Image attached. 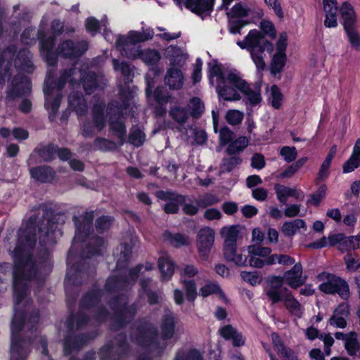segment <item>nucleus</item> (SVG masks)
<instances>
[{"instance_id":"58","label":"nucleus","mask_w":360,"mask_h":360,"mask_svg":"<svg viewBox=\"0 0 360 360\" xmlns=\"http://www.w3.org/2000/svg\"><path fill=\"white\" fill-rule=\"evenodd\" d=\"M112 223V218L110 217H101L97 219L96 222V229L97 232L103 233L108 230Z\"/></svg>"},{"instance_id":"25","label":"nucleus","mask_w":360,"mask_h":360,"mask_svg":"<svg viewBox=\"0 0 360 360\" xmlns=\"http://www.w3.org/2000/svg\"><path fill=\"white\" fill-rule=\"evenodd\" d=\"M220 335L226 340H231L234 347H240L245 344V339L231 325H226L219 330Z\"/></svg>"},{"instance_id":"35","label":"nucleus","mask_w":360,"mask_h":360,"mask_svg":"<svg viewBox=\"0 0 360 360\" xmlns=\"http://www.w3.org/2000/svg\"><path fill=\"white\" fill-rule=\"evenodd\" d=\"M158 266L162 274V277L165 280L169 279L174 271V264L167 255H163L160 257Z\"/></svg>"},{"instance_id":"43","label":"nucleus","mask_w":360,"mask_h":360,"mask_svg":"<svg viewBox=\"0 0 360 360\" xmlns=\"http://www.w3.org/2000/svg\"><path fill=\"white\" fill-rule=\"evenodd\" d=\"M105 242L102 238L91 236L89 238V245L87 248L88 253L86 257L98 255L101 252L102 248L104 247Z\"/></svg>"},{"instance_id":"9","label":"nucleus","mask_w":360,"mask_h":360,"mask_svg":"<svg viewBox=\"0 0 360 360\" xmlns=\"http://www.w3.org/2000/svg\"><path fill=\"white\" fill-rule=\"evenodd\" d=\"M22 326V316L20 313L15 312L11 324L12 341L10 360H25L27 356V352L24 347L26 343L18 337V333Z\"/></svg>"},{"instance_id":"37","label":"nucleus","mask_w":360,"mask_h":360,"mask_svg":"<svg viewBox=\"0 0 360 360\" xmlns=\"http://www.w3.org/2000/svg\"><path fill=\"white\" fill-rule=\"evenodd\" d=\"M110 128L113 131L114 134L120 139V144H123L124 142L126 129L120 115L117 117H110Z\"/></svg>"},{"instance_id":"1","label":"nucleus","mask_w":360,"mask_h":360,"mask_svg":"<svg viewBox=\"0 0 360 360\" xmlns=\"http://www.w3.org/2000/svg\"><path fill=\"white\" fill-rule=\"evenodd\" d=\"M34 224L30 219L25 229H20L17 246L13 251V289L17 304L27 295L26 281L37 275V268L30 254V249L35 243V233L32 232Z\"/></svg>"},{"instance_id":"26","label":"nucleus","mask_w":360,"mask_h":360,"mask_svg":"<svg viewBox=\"0 0 360 360\" xmlns=\"http://www.w3.org/2000/svg\"><path fill=\"white\" fill-rule=\"evenodd\" d=\"M323 9L326 12V19L324 25L326 27H335L338 25L337 22V6L336 0H323Z\"/></svg>"},{"instance_id":"41","label":"nucleus","mask_w":360,"mask_h":360,"mask_svg":"<svg viewBox=\"0 0 360 360\" xmlns=\"http://www.w3.org/2000/svg\"><path fill=\"white\" fill-rule=\"evenodd\" d=\"M360 165V152L353 147L352 155L343 164V173H350Z\"/></svg>"},{"instance_id":"49","label":"nucleus","mask_w":360,"mask_h":360,"mask_svg":"<svg viewBox=\"0 0 360 360\" xmlns=\"http://www.w3.org/2000/svg\"><path fill=\"white\" fill-rule=\"evenodd\" d=\"M240 276L243 281L250 284L252 286L259 285L262 281V275L258 271L249 272L243 271Z\"/></svg>"},{"instance_id":"10","label":"nucleus","mask_w":360,"mask_h":360,"mask_svg":"<svg viewBox=\"0 0 360 360\" xmlns=\"http://www.w3.org/2000/svg\"><path fill=\"white\" fill-rule=\"evenodd\" d=\"M253 13V10L248 6L242 4H236L228 12L229 30L231 34H240L241 29L250 22L243 20Z\"/></svg>"},{"instance_id":"19","label":"nucleus","mask_w":360,"mask_h":360,"mask_svg":"<svg viewBox=\"0 0 360 360\" xmlns=\"http://www.w3.org/2000/svg\"><path fill=\"white\" fill-rule=\"evenodd\" d=\"M350 313L349 306L347 303L340 304L333 311L328 323L334 327L345 328L347 325V319Z\"/></svg>"},{"instance_id":"11","label":"nucleus","mask_w":360,"mask_h":360,"mask_svg":"<svg viewBox=\"0 0 360 360\" xmlns=\"http://www.w3.org/2000/svg\"><path fill=\"white\" fill-rule=\"evenodd\" d=\"M162 340L161 342L158 341V331L156 329L150 330L146 337L150 342L149 345L153 349H160L162 350L166 347L165 340L169 339L173 336L174 331V317L171 314H166L162 320L161 325Z\"/></svg>"},{"instance_id":"18","label":"nucleus","mask_w":360,"mask_h":360,"mask_svg":"<svg viewBox=\"0 0 360 360\" xmlns=\"http://www.w3.org/2000/svg\"><path fill=\"white\" fill-rule=\"evenodd\" d=\"M231 74L236 73L234 72H228L224 82L219 83L217 86V91L219 96L225 101H238L241 98L239 94L240 90L236 87V84L233 82H231L228 79Z\"/></svg>"},{"instance_id":"39","label":"nucleus","mask_w":360,"mask_h":360,"mask_svg":"<svg viewBox=\"0 0 360 360\" xmlns=\"http://www.w3.org/2000/svg\"><path fill=\"white\" fill-rule=\"evenodd\" d=\"M212 294H217L221 299L225 300L224 293L217 283L208 281L200 289V295L203 297Z\"/></svg>"},{"instance_id":"47","label":"nucleus","mask_w":360,"mask_h":360,"mask_svg":"<svg viewBox=\"0 0 360 360\" xmlns=\"http://www.w3.org/2000/svg\"><path fill=\"white\" fill-rule=\"evenodd\" d=\"M113 68L115 71H120L122 76L124 77L125 83L129 82L131 80V69L129 65L127 63L119 61L114 58L112 60Z\"/></svg>"},{"instance_id":"28","label":"nucleus","mask_w":360,"mask_h":360,"mask_svg":"<svg viewBox=\"0 0 360 360\" xmlns=\"http://www.w3.org/2000/svg\"><path fill=\"white\" fill-rule=\"evenodd\" d=\"M224 255L228 262H231L238 266H244L247 263V257L238 252L236 245L224 248Z\"/></svg>"},{"instance_id":"31","label":"nucleus","mask_w":360,"mask_h":360,"mask_svg":"<svg viewBox=\"0 0 360 360\" xmlns=\"http://www.w3.org/2000/svg\"><path fill=\"white\" fill-rule=\"evenodd\" d=\"M69 107L78 115H82L87 111V106L82 94L74 93L68 97Z\"/></svg>"},{"instance_id":"45","label":"nucleus","mask_w":360,"mask_h":360,"mask_svg":"<svg viewBox=\"0 0 360 360\" xmlns=\"http://www.w3.org/2000/svg\"><path fill=\"white\" fill-rule=\"evenodd\" d=\"M248 144V139L245 136H240L234 141L231 142L226 151L229 154H236L243 151Z\"/></svg>"},{"instance_id":"53","label":"nucleus","mask_w":360,"mask_h":360,"mask_svg":"<svg viewBox=\"0 0 360 360\" xmlns=\"http://www.w3.org/2000/svg\"><path fill=\"white\" fill-rule=\"evenodd\" d=\"M244 114L238 110H229L227 111L225 119L231 125L239 124L243 120Z\"/></svg>"},{"instance_id":"40","label":"nucleus","mask_w":360,"mask_h":360,"mask_svg":"<svg viewBox=\"0 0 360 360\" xmlns=\"http://www.w3.org/2000/svg\"><path fill=\"white\" fill-rule=\"evenodd\" d=\"M278 264L284 266H289L296 264L294 258L285 254H273L268 257L267 265Z\"/></svg>"},{"instance_id":"5","label":"nucleus","mask_w":360,"mask_h":360,"mask_svg":"<svg viewBox=\"0 0 360 360\" xmlns=\"http://www.w3.org/2000/svg\"><path fill=\"white\" fill-rule=\"evenodd\" d=\"M154 32L150 29L142 32L130 31L126 36H119L116 39V48L121 54L128 58H137L140 53V46L136 44L153 38Z\"/></svg>"},{"instance_id":"46","label":"nucleus","mask_w":360,"mask_h":360,"mask_svg":"<svg viewBox=\"0 0 360 360\" xmlns=\"http://www.w3.org/2000/svg\"><path fill=\"white\" fill-rule=\"evenodd\" d=\"M285 54L276 53L273 56L271 63L270 68L271 73L276 75L277 73L280 72L285 65Z\"/></svg>"},{"instance_id":"8","label":"nucleus","mask_w":360,"mask_h":360,"mask_svg":"<svg viewBox=\"0 0 360 360\" xmlns=\"http://www.w3.org/2000/svg\"><path fill=\"white\" fill-rule=\"evenodd\" d=\"M302 266L301 263L297 262L293 265L291 269L286 271L283 276H271L269 277L267 279V288L274 285L278 288H281L283 284L285 283L290 288L296 289L302 285L305 282V278L302 276Z\"/></svg>"},{"instance_id":"56","label":"nucleus","mask_w":360,"mask_h":360,"mask_svg":"<svg viewBox=\"0 0 360 360\" xmlns=\"http://www.w3.org/2000/svg\"><path fill=\"white\" fill-rule=\"evenodd\" d=\"M186 290V297L190 301H193L197 296V289L195 283L192 281H183Z\"/></svg>"},{"instance_id":"27","label":"nucleus","mask_w":360,"mask_h":360,"mask_svg":"<svg viewBox=\"0 0 360 360\" xmlns=\"http://www.w3.org/2000/svg\"><path fill=\"white\" fill-rule=\"evenodd\" d=\"M30 172L33 179L41 182H50L55 177L54 171L48 166L31 168Z\"/></svg>"},{"instance_id":"36","label":"nucleus","mask_w":360,"mask_h":360,"mask_svg":"<svg viewBox=\"0 0 360 360\" xmlns=\"http://www.w3.org/2000/svg\"><path fill=\"white\" fill-rule=\"evenodd\" d=\"M167 53L169 54L170 57L171 68H176V67L183 66L187 59V54L184 53L181 49L176 47L169 48Z\"/></svg>"},{"instance_id":"51","label":"nucleus","mask_w":360,"mask_h":360,"mask_svg":"<svg viewBox=\"0 0 360 360\" xmlns=\"http://www.w3.org/2000/svg\"><path fill=\"white\" fill-rule=\"evenodd\" d=\"M347 269L354 272L360 267V257L354 254H347L344 257Z\"/></svg>"},{"instance_id":"50","label":"nucleus","mask_w":360,"mask_h":360,"mask_svg":"<svg viewBox=\"0 0 360 360\" xmlns=\"http://www.w3.org/2000/svg\"><path fill=\"white\" fill-rule=\"evenodd\" d=\"M188 108L191 110V115L195 118L200 117L205 110L203 103L197 97L193 98L190 101Z\"/></svg>"},{"instance_id":"3","label":"nucleus","mask_w":360,"mask_h":360,"mask_svg":"<svg viewBox=\"0 0 360 360\" xmlns=\"http://www.w3.org/2000/svg\"><path fill=\"white\" fill-rule=\"evenodd\" d=\"M82 79L83 86L86 94H90L98 86V78L94 72H87L84 75L79 71L77 72L74 68L70 69L68 72L65 71L59 79L58 83H51L50 77H47L44 86V92L46 98L45 107L51 111L54 115L58 111L60 101L61 95L60 91L63 88L66 82H69L71 84H74L79 79Z\"/></svg>"},{"instance_id":"16","label":"nucleus","mask_w":360,"mask_h":360,"mask_svg":"<svg viewBox=\"0 0 360 360\" xmlns=\"http://www.w3.org/2000/svg\"><path fill=\"white\" fill-rule=\"evenodd\" d=\"M158 198L166 201L164 210L167 214H174L179 211V205L185 201V197L172 191H159L156 193Z\"/></svg>"},{"instance_id":"24","label":"nucleus","mask_w":360,"mask_h":360,"mask_svg":"<svg viewBox=\"0 0 360 360\" xmlns=\"http://www.w3.org/2000/svg\"><path fill=\"white\" fill-rule=\"evenodd\" d=\"M165 82L169 89L178 90L183 86L184 77L179 68H170L167 71Z\"/></svg>"},{"instance_id":"61","label":"nucleus","mask_w":360,"mask_h":360,"mask_svg":"<svg viewBox=\"0 0 360 360\" xmlns=\"http://www.w3.org/2000/svg\"><path fill=\"white\" fill-rule=\"evenodd\" d=\"M352 46L356 50H360V34L356 31V27L345 31Z\"/></svg>"},{"instance_id":"33","label":"nucleus","mask_w":360,"mask_h":360,"mask_svg":"<svg viewBox=\"0 0 360 360\" xmlns=\"http://www.w3.org/2000/svg\"><path fill=\"white\" fill-rule=\"evenodd\" d=\"M345 348L349 356H360V343L356 332L349 333L348 338L345 342Z\"/></svg>"},{"instance_id":"55","label":"nucleus","mask_w":360,"mask_h":360,"mask_svg":"<svg viewBox=\"0 0 360 360\" xmlns=\"http://www.w3.org/2000/svg\"><path fill=\"white\" fill-rule=\"evenodd\" d=\"M170 115L179 123H184L188 117L186 109L181 107L173 108L170 111Z\"/></svg>"},{"instance_id":"34","label":"nucleus","mask_w":360,"mask_h":360,"mask_svg":"<svg viewBox=\"0 0 360 360\" xmlns=\"http://www.w3.org/2000/svg\"><path fill=\"white\" fill-rule=\"evenodd\" d=\"M75 221V224L77 227L75 236L74 238V242L82 240V238L83 234H86V231L88 230L89 225L91 224L94 219V214L92 212H86L83 216L84 225L78 223L76 217H74Z\"/></svg>"},{"instance_id":"44","label":"nucleus","mask_w":360,"mask_h":360,"mask_svg":"<svg viewBox=\"0 0 360 360\" xmlns=\"http://www.w3.org/2000/svg\"><path fill=\"white\" fill-rule=\"evenodd\" d=\"M242 160L238 156H232L229 158H224L222 160L219 173L223 174L225 172H231L235 167L239 165Z\"/></svg>"},{"instance_id":"6","label":"nucleus","mask_w":360,"mask_h":360,"mask_svg":"<svg viewBox=\"0 0 360 360\" xmlns=\"http://www.w3.org/2000/svg\"><path fill=\"white\" fill-rule=\"evenodd\" d=\"M266 295L271 304L282 302L289 313L298 318L302 316L304 307L288 288L281 289L272 285L266 288Z\"/></svg>"},{"instance_id":"59","label":"nucleus","mask_w":360,"mask_h":360,"mask_svg":"<svg viewBox=\"0 0 360 360\" xmlns=\"http://www.w3.org/2000/svg\"><path fill=\"white\" fill-rule=\"evenodd\" d=\"M145 140V135L140 129L133 130L129 137V141L135 146H140Z\"/></svg>"},{"instance_id":"20","label":"nucleus","mask_w":360,"mask_h":360,"mask_svg":"<svg viewBox=\"0 0 360 360\" xmlns=\"http://www.w3.org/2000/svg\"><path fill=\"white\" fill-rule=\"evenodd\" d=\"M38 38L40 41L41 51L49 65H54L56 63V58L51 52L55 44L53 37L46 38L44 31L40 29L38 32Z\"/></svg>"},{"instance_id":"32","label":"nucleus","mask_w":360,"mask_h":360,"mask_svg":"<svg viewBox=\"0 0 360 360\" xmlns=\"http://www.w3.org/2000/svg\"><path fill=\"white\" fill-rule=\"evenodd\" d=\"M274 190L278 201L282 204H285L289 197L299 198V193L295 188L277 184L274 186Z\"/></svg>"},{"instance_id":"21","label":"nucleus","mask_w":360,"mask_h":360,"mask_svg":"<svg viewBox=\"0 0 360 360\" xmlns=\"http://www.w3.org/2000/svg\"><path fill=\"white\" fill-rule=\"evenodd\" d=\"M271 338L274 349L283 360H298L294 351L285 345L277 333H271Z\"/></svg>"},{"instance_id":"22","label":"nucleus","mask_w":360,"mask_h":360,"mask_svg":"<svg viewBox=\"0 0 360 360\" xmlns=\"http://www.w3.org/2000/svg\"><path fill=\"white\" fill-rule=\"evenodd\" d=\"M181 0L177 1L180 4ZM214 0H186V7L198 15L209 13L213 9Z\"/></svg>"},{"instance_id":"12","label":"nucleus","mask_w":360,"mask_h":360,"mask_svg":"<svg viewBox=\"0 0 360 360\" xmlns=\"http://www.w3.org/2000/svg\"><path fill=\"white\" fill-rule=\"evenodd\" d=\"M215 239V232L210 227L200 229L196 237V245L200 258L207 260Z\"/></svg>"},{"instance_id":"14","label":"nucleus","mask_w":360,"mask_h":360,"mask_svg":"<svg viewBox=\"0 0 360 360\" xmlns=\"http://www.w3.org/2000/svg\"><path fill=\"white\" fill-rule=\"evenodd\" d=\"M248 252L250 265L260 269L267 265L268 257L271 255V249L268 247L252 245L248 247Z\"/></svg>"},{"instance_id":"2","label":"nucleus","mask_w":360,"mask_h":360,"mask_svg":"<svg viewBox=\"0 0 360 360\" xmlns=\"http://www.w3.org/2000/svg\"><path fill=\"white\" fill-rule=\"evenodd\" d=\"M259 27L262 31L252 30L243 40L238 41L236 44L240 49L249 51L257 69L263 70L266 67L265 52L271 54L274 51L273 44L264 38V34L275 39L276 30L273 22L266 19L260 22Z\"/></svg>"},{"instance_id":"4","label":"nucleus","mask_w":360,"mask_h":360,"mask_svg":"<svg viewBox=\"0 0 360 360\" xmlns=\"http://www.w3.org/2000/svg\"><path fill=\"white\" fill-rule=\"evenodd\" d=\"M14 61V68L31 73L34 70V66L31 61L32 55L27 49H23L19 51L15 56V47L9 46L5 50L1 56L0 58V77L4 80L6 77H9L10 70L12 67V61Z\"/></svg>"},{"instance_id":"30","label":"nucleus","mask_w":360,"mask_h":360,"mask_svg":"<svg viewBox=\"0 0 360 360\" xmlns=\"http://www.w3.org/2000/svg\"><path fill=\"white\" fill-rule=\"evenodd\" d=\"M164 240L175 248H180L182 246H187L191 243L190 238L181 233H172L169 231H165L163 234Z\"/></svg>"},{"instance_id":"15","label":"nucleus","mask_w":360,"mask_h":360,"mask_svg":"<svg viewBox=\"0 0 360 360\" xmlns=\"http://www.w3.org/2000/svg\"><path fill=\"white\" fill-rule=\"evenodd\" d=\"M32 85L28 77L18 75L12 81L11 88L8 90L6 100L13 101L16 98L26 96L30 93Z\"/></svg>"},{"instance_id":"7","label":"nucleus","mask_w":360,"mask_h":360,"mask_svg":"<svg viewBox=\"0 0 360 360\" xmlns=\"http://www.w3.org/2000/svg\"><path fill=\"white\" fill-rule=\"evenodd\" d=\"M321 282L319 289L325 294L338 295L347 300L350 295L348 283L342 278L335 274L323 271L317 276Z\"/></svg>"},{"instance_id":"13","label":"nucleus","mask_w":360,"mask_h":360,"mask_svg":"<svg viewBox=\"0 0 360 360\" xmlns=\"http://www.w3.org/2000/svg\"><path fill=\"white\" fill-rule=\"evenodd\" d=\"M228 79L236 84V87L245 95L250 104L257 105L260 103L262 96L259 86H250L239 74H231Z\"/></svg>"},{"instance_id":"52","label":"nucleus","mask_w":360,"mask_h":360,"mask_svg":"<svg viewBox=\"0 0 360 360\" xmlns=\"http://www.w3.org/2000/svg\"><path fill=\"white\" fill-rule=\"evenodd\" d=\"M210 82H212L213 79H216L217 84L224 82L226 77L227 73H224L221 67L218 65H213L209 70Z\"/></svg>"},{"instance_id":"48","label":"nucleus","mask_w":360,"mask_h":360,"mask_svg":"<svg viewBox=\"0 0 360 360\" xmlns=\"http://www.w3.org/2000/svg\"><path fill=\"white\" fill-rule=\"evenodd\" d=\"M138 58H140L145 63L148 65H153L159 61L160 56L158 51L152 49H146L141 51V53Z\"/></svg>"},{"instance_id":"38","label":"nucleus","mask_w":360,"mask_h":360,"mask_svg":"<svg viewBox=\"0 0 360 360\" xmlns=\"http://www.w3.org/2000/svg\"><path fill=\"white\" fill-rule=\"evenodd\" d=\"M301 228L306 229V224L304 220L297 219L290 221L285 222L282 226V231L287 236H294Z\"/></svg>"},{"instance_id":"60","label":"nucleus","mask_w":360,"mask_h":360,"mask_svg":"<svg viewBox=\"0 0 360 360\" xmlns=\"http://www.w3.org/2000/svg\"><path fill=\"white\" fill-rule=\"evenodd\" d=\"M280 155L286 162H290L296 159L297 152L295 147L284 146L281 149Z\"/></svg>"},{"instance_id":"62","label":"nucleus","mask_w":360,"mask_h":360,"mask_svg":"<svg viewBox=\"0 0 360 360\" xmlns=\"http://www.w3.org/2000/svg\"><path fill=\"white\" fill-rule=\"evenodd\" d=\"M234 138L233 132L228 127H223L219 131V141L222 146H225L230 143Z\"/></svg>"},{"instance_id":"17","label":"nucleus","mask_w":360,"mask_h":360,"mask_svg":"<svg viewBox=\"0 0 360 360\" xmlns=\"http://www.w3.org/2000/svg\"><path fill=\"white\" fill-rule=\"evenodd\" d=\"M87 49L88 43L86 41L75 44L71 40H66L60 44L58 52L65 58H77L81 56Z\"/></svg>"},{"instance_id":"42","label":"nucleus","mask_w":360,"mask_h":360,"mask_svg":"<svg viewBox=\"0 0 360 360\" xmlns=\"http://www.w3.org/2000/svg\"><path fill=\"white\" fill-rule=\"evenodd\" d=\"M104 105H96L93 109V120L96 129L100 131L105 126V119L104 117Z\"/></svg>"},{"instance_id":"63","label":"nucleus","mask_w":360,"mask_h":360,"mask_svg":"<svg viewBox=\"0 0 360 360\" xmlns=\"http://www.w3.org/2000/svg\"><path fill=\"white\" fill-rule=\"evenodd\" d=\"M94 143L96 148L102 150H112L116 148V144L114 142L103 138L96 139Z\"/></svg>"},{"instance_id":"23","label":"nucleus","mask_w":360,"mask_h":360,"mask_svg":"<svg viewBox=\"0 0 360 360\" xmlns=\"http://www.w3.org/2000/svg\"><path fill=\"white\" fill-rule=\"evenodd\" d=\"M340 15L345 31L356 27V15L351 4L343 3L340 8Z\"/></svg>"},{"instance_id":"54","label":"nucleus","mask_w":360,"mask_h":360,"mask_svg":"<svg viewBox=\"0 0 360 360\" xmlns=\"http://www.w3.org/2000/svg\"><path fill=\"white\" fill-rule=\"evenodd\" d=\"M269 101L271 105L276 109H278L282 105L283 95L278 87L276 85L272 86L271 88Z\"/></svg>"},{"instance_id":"57","label":"nucleus","mask_w":360,"mask_h":360,"mask_svg":"<svg viewBox=\"0 0 360 360\" xmlns=\"http://www.w3.org/2000/svg\"><path fill=\"white\" fill-rule=\"evenodd\" d=\"M326 193V186H321L316 193L312 194L307 201V204L318 206L321 200L324 198Z\"/></svg>"},{"instance_id":"29","label":"nucleus","mask_w":360,"mask_h":360,"mask_svg":"<svg viewBox=\"0 0 360 360\" xmlns=\"http://www.w3.org/2000/svg\"><path fill=\"white\" fill-rule=\"evenodd\" d=\"M239 233L238 226H226L221 228L220 234L224 240V248L236 245Z\"/></svg>"},{"instance_id":"64","label":"nucleus","mask_w":360,"mask_h":360,"mask_svg":"<svg viewBox=\"0 0 360 360\" xmlns=\"http://www.w3.org/2000/svg\"><path fill=\"white\" fill-rule=\"evenodd\" d=\"M175 360H202L201 354L197 350H191L186 356L183 352H178Z\"/></svg>"}]
</instances>
